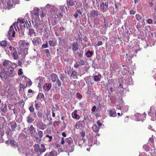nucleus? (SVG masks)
I'll list each match as a JSON object with an SVG mask.
<instances>
[{"label":"nucleus","instance_id":"obj_44","mask_svg":"<svg viewBox=\"0 0 156 156\" xmlns=\"http://www.w3.org/2000/svg\"><path fill=\"white\" fill-rule=\"evenodd\" d=\"M136 17L138 21H140L142 18V16L139 14H136Z\"/></svg>","mask_w":156,"mask_h":156},{"label":"nucleus","instance_id":"obj_17","mask_svg":"<svg viewBox=\"0 0 156 156\" xmlns=\"http://www.w3.org/2000/svg\"><path fill=\"white\" fill-rule=\"evenodd\" d=\"M72 48L73 52L77 51L78 49V46L77 42H74L72 44Z\"/></svg>","mask_w":156,"mask_h":156},{"label":"nucleus","instance_id":"obj_35","mask_svg":"<svg viewBox=\"0 0 156 156\" xmlns=\"http://www.w3.org/2000/svg\"><path fill=\"white\" fill-rule=\"evenodd\" d=\"M84 142L85 140L83 139H82L79 140V146L81 147V148L82 147V144L84 143Z\"/></svg>","mask_w":156,"mask_h":156},{"label":"nucleus","instance_id":"obj_28","mask_svg":"<svg viewBox=\"0 0 156 156\" xmlns=\"http://www.w3.org/2000/svg\"><path fill=\"white\" fill-rule=\"evenodd\" d=\"M46 150V149L45 148V145L43 144H41V148L40 149L39 154H41L42 153L45 151Z\"/></svg>","mask_w":156,"mask_h":156},{"label":"nucleus","instance_id":"obj_30","mask_svg":"<svg viewBox=\"0 0 156 156\" xmlns=\"http://www.w3.org/2000/svg\"><path fill=\"white\" fill-rule=\"evenodd\" d=\"M66 2L68 6H73L74 4L73 0H66Z\"/></svg>","mask_w":156,"mask_h":156},{"label":"nucleus","instance_id":"obj_33","mask_svg":"<svg viewBox=\"0 0 156 156\" xmlns=\"http://www.w3.org/2000/svg\"><path fill=\"white\" fill-rule=\"evenodd\" d=\"M92 89L90 88L89 86L88 87V90L87 92V94L88 96H90L91 94Z\"/></svg>","mask_w":156,"mask_h":156},{"label":"nucleus","instance_id":"obj_29","mask_svg":"<svg viewBox=\"0 0 156 156\" xmlns=\"http://www.w3.org/2000/svg\"><path fill=\"white\" fill-rule=\"evenodd\" d=\"M94 54V52L92 51H88L86 52V56L89 58L91 57Z\"/></svg>","mask_w":156,"mask_h":156},{"label":"nucleus","instance_id":"obj_51","mask_svg":"<svg viewBox=\"0 0 156 156\" xmlns=\"http://www.w3.org/2000/svg\"><path fill=\"white\" fill-rule=\"evenodd\" d=\"M83 51H81V52L80 51V52H77V54H78L79 57L80 58H81L83 57Z\"/></svg>","mask_w":156,"mask_h":156},{"label":"nucleus","instance_id":"obj_42","mask_svg":"<svg viewBox=\"0 0 156 156\" xmlns=\"http://www.w3.org/2000/svg\"><path fill=\"white\" fill-rule=\"evenodd\" d=\"M24 51L23 52L22 51V53L24 55H26L28 53V47H25L24 48Z\"/></svg>","mask_w":156,"mask_h":156},{"label":"nucleus","instance_id":"obj_24","mask_svg":"<svg viewBox=\"0 0 156 156\" xmlns=\"http://www.w3.org/2000/svg\"><path fill=\"white\" fill-rule=\"evenodd\" d=\"M101 77V75L100 74H98L97 75H95L94 76V80L96 81H99Z\"/></svg>","mask_w":156,"mask_h":156},{"label":"nucleus","instance_id":"obj_55","mask_svg":"<svg viewBox=\"0 0 156 156\" xmlns=\"http://www.w3.org/2000/svg\"><path fill=\"white\" fill-rule=\"evenodd\" d=\"M154 140L153 137L150 138L149 139V142H150V143H153V142H154Z\"/></svg>","mask_w":156,"mask_h":156},{"label":"nucleus","instance_id":"obj_62","mask_svg":"<svg viewBox=\"0 0 156 156\" xmlns=\"http://www.w3.org/2000/svg\"><path fill=\"white\" fill-rule=\"evenodd\" d=\"M36 12H34V14L35 16H38L39 15V12L38 11L39 10H36Z\"/></svg>","mask_w":156,"mask_h":156},{"label":"nucleus","instance_id":"obj_3","mask_svg":"<svg viewBox=\"0 0 156 156\" xmlns=\"http://www.w3.org/2000/svg\"><path fill=\"white\" fill-rule=\"evenodd\" d=\"M52 82L56 83V85L58 87H60L62 85V82L60 80L58 77V75L55 73L51 74L48 78Z\"/></svg>","mask_w":156,"mask_h":156},{"label":"nucleus","instance_id":"obj_45","mask_svg":"<svg viewBox=\"0 0 156 156\" xmlns=\"http://www.w3.org/2000/svg\"><path fill=\"white\" fill-rule=\"evenodd\" d=\"M34 121V119H32L31 117L28 116L27 118V122L28 123H32Z\"/></svg>","mask_w":156,"mask_h":156},{"label":"nucleus","instance_id":"obj_60","mask_svg":"<svg viewBox=\"0 0 156 156\" xmlns=\"http://www.w3.org/2000/svg\"><path fill=\"white\" fill-rule=\"evenodd\" d=\"M44 156H53V154L51 152H49L48 153H47Z\"/></svg>","mask_w":156,"mask_h":156},{"label":"nucleus","instance_id":"obj_36","mask_svg":"<svg viewBox=\"0 0 156 156\" xmlns=\"http://www.w3.org/2000/svg\"><path fill=\"white\" fill-rule=\"evenodd\" d=\"M35 106L36 108V109L38 110L40 108L41 103L39 102L36 103V101H35Z\"/></svg>","mask_w":156,"mask_h":156},{"label":"nucleus","instance_id":"obj_9","mask_svg":"<svg viewBox=\"0 0 156 156\" xmlns=\"http://www.w3.org/2000/svg\"><path fill=\"white\" fill-rule=\"evenodd\" d=\"M41 9L43 10L44 9L45 10L49 9V10H55V8L54 6L53 5H50L48 4L46 6L44 7H41L40 8Z\"/></svg>","mask_w":156,"mask_h":156},{"label":"nucleus","instance_id":"obj_1","mask_svg":"<svg viewBox=\"0 0 156 156\" xmlns=\"http://www.w3.org/2000/svg\"><path fill=\"white\" fill-rule=\"evenodd\" d=\"M19 22L18 21L14 23L12 25L10 26L8 32V38L11 41L13 40V38L11 37H14L15 34V31H17V29L19 30V28L18 27Z\"/></svg>","mask_w":156,"mask_h":156},{"label":"nucleus","instance_id":"obj_19","mask_svg":"<svg viewBox=\"0 0 156 156\" xmlns=\"http://www.w3.org/2000/svg\"><path fill=\"white\" fill-rule=\"evenodd\" d=\"M92 129L96 133H98L100 129V127H98L96 124H94L92 127Z\"/></svg>","mask_w":156,"mask_h":156},{"label":"nucleus","instance_id":"obj_32","mask_svg":"<svg viewBox=\"0 0 156 156\" xmlns=\"http://www.w3.org/2000/svg\"><path fill=\"white\" fill-rule=\"evenodd\" d=\"M29 130L30 131V133L31 134L34 133L36 132L35 128L32 126H30L29 128Z\"/></svg>","mask_w":156,"mask_h":156},{"label":"nucleus","instance_id":"obj_37","mask_svg":"<svg viewBox=\"0 0 156 156\" xmlns=\"http://www.w3.org/2000/svg\"><path fill=\"white\" fill-rule=\"evenodd\" d=\"M6 143H9L12 145L14 146L15 145V141L14 140H9L7 141H6Z\"/></svg>","mask_w":156,"mask_h":156},{"label":"nucleus","instance_id":"obj_40","mask_svg":"<svg viewBox=\"0 0 156 156\" xmlns=\"http://www.w3.org/2000/svg\"><path fill=\"white\" fill-rule=\"evenodd\" d=\"M45 137L46 138H48V141L49 142H50L52 140L53 138L52 136H49L48 135H47L45 136Z\"/></svg>","mask_w":156,"mask_h":156},{"label":"nucleus","instance_id":"obj_41","mask_svg":"<svg viewBox=\"0 0 156 156\" xmlns=\"http://www.w3.org/2000/svg\"><path fill=\"white\" fill-rule=\"evenodd\" d=\"M34 25L36 29H37L38 28V27L41 25V24L40 23L35 22Z\"/></svg>","mask_w":156,"mask_h":156},{"label":"nucleus","instance_id":"obj_4","mask_svg":"<svg viewBox=\"0 0 156 156\" xmlns=\"http://www.w3.org/2000/svg\"><path fill=\"white\" fill-rule=\"evenodd\" d=\"M14 74L12 73H9L8 74V72L4 69L1 70L0 73V76L2 80H5L8 77H12L13 76Z\"/></svg>","mask_w":156,"mask_h":156},{"label":"nucleus","instance_id":"obj_14","mask_svg":"<svg viewBox=\"0 0 156 156\" xmlns=\"http://www.w3.org/2000/svg\"><path fill=\"white\" fill-rule=\"evenodd\" d=\"M146 116L145 114L139 115L138 117V121H143L145 119Z\"/></svg>","mask_w":156,"mask_h":156},{"label":"nucleus","instance_id":"obj_25","mask_svg":"<svg viewBox=\"0 0 156 156\" xmlns=\"http://www.w3.org/2000/svg\"><path fill=\"white\" fill-rule=\"evenodd\" d=\"M11 54L14 59L17 60L18 59V56L17 52H16L15 51L13 52H12Z\"/></svg>","mask_w":156,"mask_h":156},{"label":"nucleus","instance_id":"obj_8","mask_svg":"<svg viewBox=\"0 0 156 156\" xmlns=\"http://www.w3.org/2000/svg\"><path fill=\"white\" fill-rule=\"evenodd\" d=\"M119 86L118 87V91H124V89L123 87V84L124 83V81H123L122 79H120L119 80Z\"/></svg>","mask_w":156,"mask_h":156},{"label":"nucleus","instance_id":"obj_50","mask_svg":"<svg viewBox=\"0 0 156 156\" xmlns=\"http://www.w3.org/2000/svg\"><path fill=\"white\" fill-rule=\"evenodd\" d=\"M77 98L79 99H81L82 98V96L81 94L79 93H77L76 94Z\"/></svg>","mask_w":156,"mask_h":156},{"label":"nucleus","instance_id":"obj_31","mask_svg":"<svg viewBox=\"0 0 156 156\" xmlns=\"http://www.w3.org/2000/svg\"><path fill=\"white\" fill-rule=\"evenodd\" d=\"M0 46L2 47H5L7 44V42L5 41H3L0 42Z\"/></svg>","mask_w":156,"mask_h":156},{"label":"nucleus","instance_id":"obj_48","mask_svg":"<svg viewBox=\"0 0 156 156\" xmlns=\"http://www.w3.org/2000/svg\"><path fill=\"white\" fill-rule=\"evenodd\" d=\"M38 96H40V98L43 100L44 99V94L42 93H39L38 94Z\"/></svg>","mask_w":156,"mask_h":156},{"label":"nucleus","instance_id":"obj_56","mask_svg":"<svg viewBox=\"0 0 156 156\" xmlns=\"http://www.w3.org/2000/svg\"><path fill=\"white\" fill-rule=\"evenodd\" d=\"M147 22L149 24H152L153 22V20L151 19H148L147 20Z\"/></svg>","mask_w":156,"mask_h":156},{"label":"nucleus","instance_id":"obj_6","mask_svg":"<svg viewBox=\"0 0 156 156\" xmlns=\"http://www.w3.org/2000/svg\"><path fill=\"white\" fill-rule=\"evenodd\" d=\"M23 153L25 154L26 156H36L32 150L26 148L23 149Z\"/></svg>","mask_w":156,"mask_h":156},{"label":"nucleus","instance_id":"obj_12","mask_svg":"<svg viewBox=\"0 0 156 156\" xmlns=\"http://www.w3.org/2000/svg\"><path fill=\"white\" fill-rule=\"evenodd\" d=\"M37 127L40 129L44 130L46 127V125L44 124L43 122H39L37 123Z\"/></svg>","mask_w":156,"mask_h":156},{"label":"nucleus","instance_id":"obj_18","mask_svg":"<svg viewBox=\"0 0 156 156\" xmlns=\"http://www.w3.org/2000/svg\"><path fill=\"white\" fill-rule=\"evenodd\" d=\"M12 62L9 61L5 59L3 62V65L5 67L10 66L11 65Z\"/></svg>","mask_w":156,"mask_h":156},{"label":"nucleus","instance_id":"obj_21","mask_svg":"<svg viewBox=\"0 0 156 156\" xmlns=\"http://www.w3.org/2000/svg\"><path fill=\"white\" fill-rule=\"evenodd\" d=\"M66 143H67L69 145H71L73 143V140L72 138L71 137L66 138L65 140Z\"/></svg>","mask_w":156,"mask_h":156},{"label":"nucleus","instance_id":"obj_53","mask_svg":"<svg viewBox=\"0 0 156 156\" xmlns=\"http://www.w3.org/2000/svg\"><path fill=\"white\" fill-rule=\"evenodd\" d=\"M34 107L32 106H30L29 108V110L31 112H33L34 111Z\"/></svg>","mask_w":156,"mask_h":156},{"label":"nucleus","instance_id":"obj_26","mask_svg":"<svg viewBox=\"0 0 156 156\" xmlns=\"http://www.w3.org/2000/svg\"><path fill=\"white\" fill-rule=\"evenodd\" d=\"M77 73L75 70H73L72 71L71 73V77L73 79H76L77 78Z\"/></svg>","mask_w":156,"mask_h":156},{"label":"nucleus","instance_id":"obj_2","mask_svg":"<svg viewBox=\"0 0 156 156\" xmlns=\"http://www.w3.org/2000/svg\"><path fill=\"white\" fill-rule=\"evenodd\" d=\"M3 6V9H11L15 5L14 0H0Z\"/></svg>","mask_w":156,"mask_h":156},{"label":"nucleus","instance_id":"obj_57","mask_svg":"<svg viewBox=\"0 0 156 156\" xmlns=\"http://www.w3.org/2000/svg\"><path fill=\"white\" fill-rule=\"evenodd\" d=\"M37 115H38V117H39L40 118H41V117L43 115V114L42 113H41L40 112H38Z\"/></svg>","mask_w":156,"mask_h":156},{"label":"nucleus","instance_id":"obj_54","mask_svg":"<svg viewBox=\"0 0 156 156\" xmlns=\"http://www.w3.org/2000/svg\"><path fill=\"white\" fill-rule=\"evenodd\" d=\"M9 49L11 51V53H12V52H13L15 51V49L13 47L11 46H10L9 47Z\"/></svg>","mask_w":156,"mask_h":156},{"label":"nucleus","instance_id":"obj_38","mask_svg":"<svg viewBox=\"0 0 156 156\" xmlns=\"http://www.w3.org/2000/svg\"><path fill=\"white\" fill-rule=\"evenodd\" d=\"M12 110H13V112L14 114H17L20 111V109L19 108H13V109H12Z\"/></svg>","mask_w":156,"mask_h":156},{"label":"nucleus","instance_id":"obj_13","mask_svg":"<svg viewBox=\"0 0 156 156\" xmlns=\"http://www.w3.org/2000/svg\"><path fill=\"white\" fill-rule=\"evenodd\" d=\"M39 40H40V39L38 37H35L32 40V42L34 46H37L39 44Z\"/></svg>","mask_w":156,"mask_h":156},{"label":"nucleus","instance_id":"obj_34","mask_svg":"<svg viewBox=\"0 0 156 156\" xmlns=\"http://www.w3.org/2000/svg\"><path fill=\"white\" fill-rule=\"evenodd\" d=\"M48 42H49V43L50 44V45L51 46L54 47V46H55L56 45V42L55 41H53V40L49 41H48Z\"/></svg>","mask_w":156,"mask_h":156},{"label":"nucleus","instance_id":"obj_46","mask_svg":"<svg viewBox=\"0 0 156 156\" xmlns=\"http://www.w3.org/2000/svg\"><path fill=\"white\" fill-rule=\"evenodd\" d=\"M11 126L12 129H14L16 128L17 126L16 123V122H14L11 124Z\"/></svg>","mask_w":156,"mask_h":156},{"label":"nucleus","instance_id":"obj_39","mask_svg":"<svg viewBox=\"0 0 156 156\" xmlns=\"http://www.w3.org/2000/svg\"><path fill=\"white\" fill-rule=\"evenodd\" d=\"M38 135L40 138H42L43 136V131L41 130L38 131Z\"/></svg>","mask_w":156,"mask_h":156},{"label":"nucleus","instance_id":"obj_11","mask_svg":"<svg viewBox=\"0 0 156 156\" xmlns=\"http://www.w3.org/2000/svg\"><path fill=\"white\" fill-rule=\"evenodd\" d=\"M34 150L37 153V156H39L40 149V146L38 144H36L34 146Z\"/></svg>","mask_w":156,"mask_h":156},{"label":"nucleus","instance_id":"obj_23","mask_svg":"<svg viewBox=\"0 0 156 156\" xmlns=\"http://www.w3.org/2000/svg\"><path fill=\"white\" fill-rule=\"evenodd\" d=\"M109 115L110 116L115 117L116 116V111L113 110H111L109 111Z\"/></svg>","mask_w":156,"mask_h":156},{"label":"nucleus","instance_id":"obj_64","mask_svg":"<svg viewBox=\"0 0 156 156\" xmlns=\"http://www.w3.org/2000/svg\"><path fill=\"white\" fill-rule=\"evenodd\" d=\"M152 16L154 20H156V11L154 12Z\"/></svg>","mask_w":156,"mask_h":156},{"label":"nucleus","instance_id":"obj_16","mask_svg":"<svg viewBox=\"0 0 156 156\" xmlns=\"http://www.w3.org/2000/svg\"><path fill=\"white\" fill-rule=\"evenodd\" d=\"M29 31L28 33V34L29 36L30 37H31L33 35H34V36H36V32L33 29L29 28Z\"/></svg>","mask_w":156,"mask_h":156},{"label":"nucleus","instance_id":"obj_61","mask_svg":"<svg viewBox=\"0 0 156 156\" xmlns=\"http://www.w3.org/2000/svg\"><path fill=\"white\" fill-rule=\"evenodd\" d=\"M22 69H20L18 72V74L19 75H21L23 74Z\"/></svg>","mask_w":156,"mask_h":156},{"label":"nucleus","instance_id":"obj_7","mask_svg":"<svg viewBox=\"0 0 156 156\" xmlns=\"http://www.w3.org/2000/svg\"><path fill=\"white\" fill-rule=\"evenodd\" d=\"M84 61L83 59H80L79 61L76 62L74 64V67L76 68H78L80 66L84 65Z\"/></svg>","mask_w":156,"mask_h":156},{"label":"nucleus","instance_id":"obj_22","mask_svg":"<svg viewBox=\"0 0 156 156\" xmlns=\"http://www.w3.org/2000/svg\"><path fill=\"white\" fill-rule=\"evenodd\" d=\"M108 7V3L105 2L104 3H102L101 5V9L103 10L106 9Z\"/></svg>","mask_w":156,"mask_h":156},{"label":"nucleus","instance_id":"obj_15","mask_svg":"<svg viewBox=\"0 0 156 156\" xmlns=\"http://www.w3.org/2000/svg\"><path fill=\"white\" fill-rule=\"evenodd\" d=\"M77 110H75L72 113V117L76 119H79L80 118V116L77 114Z\"/></svg>","mask_w":156,"mask_h":156},{"label":"nucleus","instance_id":"obj_49","mask_svg":"<svg viewBox=\"0 0 156 156\" xmlns=\"http://www.w3.org/2000/svg\"><path fill=\"white\" fill-rule=\"evenodd\" d=\"M35 138L36 139V142L37 143H40L41 142V138H40L39 137H38L37 136H35Z\"/></svg>","mask_w":156,"mask_h":156},{"label":"nucleus","instance_id":"obj_10","mask_svg":"<svg viewBox=\"0 0 156 156\" xmlns=\"http://www.w3.org/2000/svg\"><path fill=\"white\" fill-rule=\"evenodd\" d=\"M52 86L51 84L50 83H45L43 86V89L46 91H49Z\"/></svg>","mask_w":156,"mask_h":156},{"label":"nucleus","instance_id":"obj_63","mask_svg":"<svg viewBox=\"0 0 156 156\" xmlns=\"http://www.w3.org/2000/svg\"><path fill=\"white\" fill-rule=\"evenodd\" d=\"M97 125L99 127H101L102 125H103L102 123H101L100 122V121L99 120H98L97 122Z\"/></svg>","mask_w":156,"mask_h":156},{"label":"nucleus","instance_id":"obj_52","mask_svg":"<svg viewBox=\"0 0 156 156\" xmlns=\"http://www.w3.org/2000/svg\"><path fill=\"white\" fill-rule=\"evenodd\" d=\"M16 121L20 123L22 121V118L21 117L18 119V117L17 116H16Z\"/></svg>","mask_w":156,"mask_h":156},{"label":"nucleus","instance_id":"obj_5","mask_svg":"<svg viewBox=\"0 0 156 156\" xmlns=\"http://www.w3.org/2000/svg\"><path fill=\"white\" fill-rule=\"evenodd\" d=\"M85 117H84V119L83 121H80L76 122L74 126V127L77 129H81L83 128L84 127L85 124L84 121L85 120Z\"/></svg>","mask_w":156,"mask_h":156},{"label":"nucleus","instance_id":"obj_43","mask_svg":"<svg viewBox=\"0 0 156 156\" xmlns=\"http://www.w3.org/2000/svg\"><path fill=\"white\" fill-rule=\"evenodd\" d=\"M6 107L7 106L6 105H4L2 106L1 107L2 111L4 112H5L6 111Z\"/></svg>","mask_w":156,"mask_h":156},{"label":"nucleus","instance_id":"obj_27","mask_svg":"<svg viewBox=\"0 0 156 156\" xmlns=\"http://www.w3.org/2000/svg\"><path fill=\"white\" fill-rule=\"evenodd\" d=\"M98 15V12L96 10H94V11H92L90 14L91 16L93 17H97Z\"/></svg>","mask_w":156,"mask_h":156},{"label":"nucleus","instance_id":"obj_58","mask_svg":"<svg viewBox=\"0 0 156 156\" xmlns=\"http://www.w3.org/2000/svg\"><path fill=\"white\" fill-rule=\"evenodd\" d=\"M81 135L83 137H84L85 136V132L83 130H82L80 133Z\"/></svg>","mask_w":156,"mask_h":156},{"label":"nucleus","instance_id":"obj_47","mask_svg":"<svg viewBox=\"0 0 156 156\" xmlns=\"http://www.w3.org/2000/svg\"><path fill=\"white\" fill-rule=\"evenodd\" d=\"M22 45L23 47L25 48V46H27L29 45V43L26 41H24L22 43Z\"/></svg>","mask_w":156,"mask_h":156},{"label":"nucleus","instance_id":"obj_20","mask_svg":"<svg viewBox=\"0 0 156 156\" xmlns=\"http://www.w3.org/2000/svg\"><path fill=\"white\" fill-rule=\"evenodd\" d=\"M88 144L87 145L89 146H91L95 144V141L92 138L89 139L88 140Z\"/></svg>","mask_w":156,"mask_h":156},{"label":"nucleus","instance_id":"obj_59","mask_svg":"<svg viewBox=\"0 0 156 156\" xmlns=\"http://www.w3.org/2000/svg\"><path fill=\"white\" fill-rule=\"evenodd\" d=\"M48 45L47 44V42L45 44H42V47L43 48H46L48 47Z\"/></svg>","mask_w":156,"mask_h":156}]
</instances>
